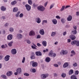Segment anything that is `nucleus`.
Here are the masks:
<instances>
[{"label": "nucleus", "instance_id": "34", "mask_svg": "<svg viewBox=\"0 0 79 79\" xmlns=\"http://www.w3.org/2000/svg\"><path fill=\"white\" fill-rule=\"evenodd\" d=\"M7 47H8V46L7 45H6V44H5V45H2L1 46V48H6Z\"/></svg>", "mask_w": 79, "mask_h": 79}, {"label": "nucleus", "instance_id": "62", "mask_svg": "<svg viewBox=\"0 0 79 79\" xmlns=\"http://www.w3.org/2000/svg\"><path fill=\"white\" fill-rule=\"evenodd\" d=\"M73 66L75 67V66H77V64L76 63H74L73 64Z\"/></svg>", "mask_w": 79, "mask_h": 79}, {"label": "nucleus", "instance_id": "57", "mask_svg": "<svg viewBox=\"0 0 79 79\" xmlns=\"http://www.w3.org/2000/svg\"><path fill=\"white\" fill-rule=\"evenodd\" d=\"M54 66L55 67H58V65L56 64H54Z\"/></svg>", "mask_w": 79, "mask_h": 79}, {"label": "nucleus", "instance_id": "58", "mask_svg": "<svg viewBox=\"0 0 79 79\" xmlns=\"http://www.w3.org/2000/svg\"><path fill=\"white\" fill-rule=\"evenodd\" d=\"M47 3H48V2H46L44 3V6L45 7H46V6H47Z\"/></svg>", "mask_w": 79, "mask_h": 79}, {"label": "nucleus", "instance_id": "56", "mask_svg": "<svg viewBox=\"0 0 79 79\" xmlns=\"http://www.w3.org/2000/svg\"><path fill=\"white\" fill-rule=\"evenodd\" d=\"M52 55H52V56H53V57H55V56H56V53H53V54H52Z\"/></svg>", "mask_w": 79, "mask_h": 79}, {"label": "nucleus", "instance_id": "7", "mask_svg": "<svg viewBox=\"0 0 79 79\" xmlns=\"http://www.w3.org/2000/svg\"><path fill=\"white\" fill-rule=\"evenodd\" d=\"M7 38L8 40H11L13 39V35L11 34L9 35L7 37Z\"/></svg>", "mask_w": 79, "mask_h": 79}, {"label": "nucleus", "instance_id": "37", "mask_svg": "<svg viewBox=\"0 0 79 79\" xmlns=\"http://www.w3.org/2000/svg\"><path fill=\"white\" fill-rule=\"evenodd\" d=\"M44 23H47V20H43L42 23V24H43V25H44Z\"/></svg>", "mask_w": 79, "mask_h": 79}, {"label": "nucleus", "instance_id": "2", "mask_svg": "<svg viewBox=\"0 0 79 79\" xmlns=\"http://www.w3.org/2000/svg\"><path fill=\"white\" fill-rule=\"evenodd\" d=\"M37 9L38 10L41 11H44L45 10V8L44 6H40L38 7Z\"/></svg>", "mask_w": 79, "mask_h": 79}, {"label": "nucleus", "instance_id": "49", "mask_svg": "<svg viewBox=\"0 0 79 79\" xmlns=\"http://www.w3.org/2000/svg\"><path fill=\"white\" fill-rule=\"evenodd\" d=\"M48 49H46V50H43V52L44 53H45L46 52H48Z\"/></svg>", "mask_w": 79, "mask_h": 79}, {"label": "nucleus", "instance_id": "61", "mask_svg": "<svg viewBox=\"0 0 79 79\" xmlns=\"http://www.w3.org/2000/svg\"><path fill=\"white\" fill-rule=\"evenodd\" d=\"M37 45L38 47H41V44L40 43H37Z\"/></svg>", "mask_w": 79, "mask_h": 79}, {"label": "nucleus", "instance_id": "40", "mask_svg": "<svg viewBox=\"0 0 79 79\" xmlns=\"http://www.w3.org/2000/svg\"><path fill=\"white\" fill-rule=\"evenodd\" d=\"M76 45L78 47L79 46V41L78 40H76Z\"/></svg>", "mask_w": 79, "mask_h": 79}, {"label": "nucleus", "instance_id": "53", "mask_svg": "<svg viewBox=\"0 0 79 79\" xmlns=\"http://www.w3.org/2000/svg\"><path fill=\"white\" fill-rule=\"evenodd\" d=\"M31 48L33 49H37V48L34 46H31Z\"/></svg>", "mask_w": 79, "mask_h": 79}, {"label": "nucleus", "instance_id": "23", "mask_svg": "<svg viewBox=\"0 0 79 79\" xmlns=\"http://www.w3.org/2000/svg\"><path fill=\"white\" fill-rule=\"evenodd\" d=\"M45 61L48 63L50 62V58L49 57H46L45 59Z\"/></svg>", "mask_w": 79, "mask_h": 79}, {"label": "nucleus", "instance_id": "46", "mask_svg": "<svg viewBox=\"0 0 79 79\" xmlns=\"http://www.w3.org/2000/svg\"><path fill=\"white\" fill-rule=\"evenodd\" d=\"M27 42L28 44H30L31 43V42L29 40H27Z\"/></svg>", "mask_w": 79, "mask_h": 79}, {"label": "nucleus", "instance_id": "64", "mask_svg": "<svg viewBox=\"0 0 79 79\" xmlns=\"http://www.w3.org/2000/svg\"><path fill=\"white\" fill-rule=\"evenodd\" d=\"M76 15L77 16H79V12L78 11L76 12Z\"/></svg>", "mask_w": 79, "mask_h": 79}, {"label": "nucleus", "instance_id": "16", "mask_svg": "<svg viewBox=\"0 0 79 79\" xmlns=\"http://www.w3.org/2000/svg\"><path fill=\"white\" fill-rule=\"evenodd\" d=\"M17 35L18 39H21L23 38V35L21 34H17Z\"/></svg>", "mask_w": 79, "mask_h": 79}, {"label": "nucleus", "instance_id": "21", "mask_svg": "<svg viewBox=\"0 0 79 79\" xmlns=\"http://www.w3.org/2000/svg\"><path fill=\"white\" fill-rule=\"evenodd\" d=\"M52 21L54 24H57V20L56 19H53Z\"/></svg>", "mask_w": 79, "mask_h": 79}, {"label": "nucleus", "instance_id": "24", "mask_svg": "<svg viewBox=\"0 0 79 79\" xmlns=\"http://www.w3.org/2000/svg\"><path fill=\"white\" fill-rule=\"evenodd\" d=\"M71 20H72V16L71 15H69L67 18V21H71Z\"/></svg>", "mask_w": 79, "mask_h": 79}, {"label": "nucleus", "instance_id": "18", "mask_svg": "<svg viewBox=\"0 0 79 79\" xmlns=\"http://www.w3.org/2000/svg\"><path fill=\"white\" fill-rule=\"evenodd\" d=\"M68 66H69V64L68 63V62H65L64 64L63 65V67L64 68H67V67H68Z\"/></svg>", "mask_w": 79, "mask_h": 79}, {"label": "nucleus", "instance_id": "38", "mask_svg": "<svg viewBox=\"0 0 79 79\" xmlns=\"http://www.w3.org/2000/svg\"><path fill=\"white\" fill-rule=\"evenodd\" d=\"M61 76L62 77H66V74L63 73Z\"/></svg>", "mask_w": 79, "mask_h": 79}, {"label": "nucleus", "instance_id": "26", "mask_svg": "<svg viewBox=\"0 0 79 79\" xmlns=\"http://www.w3.org/2000/svg\"><path fill=\"white\" fill-rule=\"evenodd\" d=\"M16 3H17V1L16 0H15L11 2V5H15L16 4Z\"/></svg>", "mask_w": 79, "mask_h": 79}, {"label": "nucleus", "instance_id": "17", "mask_svg": "<svg viewBox=\"0 0 79 79\" xmlns=\"http://www.w3.org/2000/svg\"><path fill=\"white\" fill-rule=\"evenodd\" d=\"M71 53L72 54L70 55V56H73L74 55H76V52L74 50H72L71 52Z\"/></svg>", "mask_w": 79, "mask_h": 79}, {"label": "nucleus", "instance_id": "19", "mask_svg": "<svg viewBox=\"0 0 79 79\" xmlns=\"http://www.w3.org/2000/svg\"><path fill=\"white\" fill-rule=\"evenodd\" d=\"M16 72H17L19 74H20L21 73V68H18L16 70Z\"/></svg>", "mask_w": 79, "mask_h": 79}, {"label": "nucleus", "instance_id": "11", "mask_svg": "<svg viewBox=\"0 0 79 79\" xmlns=\"http://www.w3.org/2000/svg\"><path fill=\"white\" fill-rule=\"evenodd\" d=\"M32 55L30 57V58L31 60H34L35 58V53L34 52H32Z\"/></svg>", "mask_w": 79, "mask_h": 79}, {"label": "nucleus", "instance_id": "45", "mask_svg": "<svg viewBox=\"0 0 79 79\" xmlns=\"http://www.w3.org/2000/svg\"><path fill=\"white\" fill-rule=\"evenodd\" d=\"M23 74L24 76H29V74L27 73H24Z\"/></svg>", "mask_w": 79, "mask_h": 79}, {"label": "nucleus", "instance_id": "47", "mask_svg": "<svg viewBox=\"0 0 79 79\" xmlns=\"http://www.w3.org/2000/svg\"><path fill=\"white\" fill-rule=\"evenodd\" d=\"M23 13H21L19 15V17L20 18H23Z\"/></svg>", "mask_w": 79, "mask_h": 79}, {"label": "nucleus", "instance_id": "48", "mask_svg": "<svg viewBox=\"0 0 79 79\" xmlns=\"http://www.w3.org/2000/svg\"><path fill=\"white\" fill-rule=\"evenodd\" d=\"M24 62H25V57H23L22 61V63H24Z\"/></svg>", "mask_w": 79, "mask_h": 79}, {"label": "nucleus", "instance_id": "4", "mask_svg": "<svg viewBox=\"0 0 79 79\" xmlns=\"http://www.w3.org/2000/svg\"><path fill=\"white\" fill-rule=\"evenodd\" d=\"M25 7L27 9V11H29L31 9V6H30L29 4H26L25 5Z\"/></svg>", "mask_w": 79, "mask_h": 79}, {"label": "nucleus", "instance_id": "41", "mask_svg": "<svg viewBox=\"0 0 79 79\" xmlns=\"http://www.w3.org/2000/svg\"><path fill=\"white\" fill-rule=\"evenodd\" d=\"M55 5V4H52L51 5V6H50V9H52L53 7Z\"/></svg>", "mask_w": 79, "mask_h": 79}, {"label": "nucleus", "instance_id": "44", "mask_svg": "<svg viewBox=\"0 0 79 79\" xmlns=\"http://www.w3.org/2000/svg\"><path fill=\"white\" fill-rule=\"evenodd\" d=\"M9 31L10 32H13V31H14V29H13V28L11 27L9 29Z\"/></svg>", "mask_w": 79, "mask_h": 79}, {"label": "nucleus", "instance_id": "30", "mask_svg": "<svg viewBox=\"0 0 79 79\" xmlns=\"http://www.w3.org/2000/svg\"><path fill=\"white\" fill-rule=\"evenodd\" d=\"M70 78L71 79H77V78H76V76L74 75L71 76Z\"/></svg>", "mask_w": 79, "mask_h": 79}, {"label": "nucleus", "instance_id": "9", "mask_svg": "<svg viewBox=\"0 0 79 79\" xmlns=\"http://www.w3.org/2000/svg\"><path fill=\"white\" fill-rule=\"evenodd\" d=\"M29 35L30 36H34L35 35V32L33 30H31L29 33Z\"/></svg>", "mask_w": 79, "mask_h": 79}, {"label": "nucleus", "instance_id": "39", "mask_svg": "<svg viewBox=\"0 0 79 79\" xmlns=\"http://www.w3.org/2000/svg\"><path fill=\"white\" fill-rule=\"evenodd\" d=\"M20 14V12L19 11L17 13L16 15V17H17V18H18V17H19V15Z\"/></svg>", "mask_w": 79, "mask_h": 79}, {"label": "nucleus", "instance_id": "35", "mask_svg": "<svg viewBox=\"0 0 79 79\" xmlns=\"http://www.w3.org/2000/svg\"><path fill=\"white\" fill-rule=\"evenodd\" d=\"M61 22H62V23H63V24H64V23H65V22H66V20H65V19L64 18H62L61 19Z\"/></svg>", "mask_w": 79, "mask_h": 79}, {"label": "nucleus", "instance_id": "10", "mask_svg": "<svg viewBox=\"0 0 79 79\" xmlns=\"http://www.w3.org/2000/svg\"><path fill=\"white\" fill-rule=\"evenodd\" d=\"M11 53L13 55H15V54H16L17 53V51H16V49H13L11 50Z\"/></svg>", "mask_w": 79, "mask_h": 79}, {"label": "nucleus", "instance_id": "32", "mask_svg": "<svg viewBox=\"0 0 79 79\" xmlns=\"http://www.w3.org/2000/svg\"><path fill=\"white\" fill-rule=\"evenodd\" d=\"M56 34V32L52 31L51 34V36L52 37H54V36H55Z\"/></svg>", "mask_w": 79, "mask_h": 79}, {"label": "nucleus", "instance_id": "54", "mask_svg": "<svg viewBox=\"0 0 79 79\" xmlns=\"http://www.w3.org/2000/svg\"><path fill=\"white\" fill-rule=\"evenodd\" d=\"M53 74L54 77H57V76H58V74H57V73H54Z\"/></svg>", "mask_w": 79, "mask_h": 79}, {"label": "nucleus", "instance_id": "55", "mask_svg": "<svg viewBox=\"0 0 79 79\" xmlns=\"http://www.w3.org/2000/svg\"><path fill=\"white\" fill-rule=\"evenodd\" d=\"M78 74H79V71H78V70H77L75 72V74L76 75H77Z\"/></svg>", "mask_w": 79, "mask_h": 79}, {"label": "nucleus", "instance_id": "36", "mask_svg": "<svg viewBox=\"0 0 79 79\" xmlns=\"http://www.w3.org/2000/svg\"><path fill=\"white\" fill-rule=\"evenodd\" d=\"M53 50H52L49 53V56H52V55L53 54Z\"/></svg>", "mask_w": 79, "mask_h": 79}, {"label": "nucleus", "instance_id": "42", "mask_svg": "<svg viewBox=\"0 0 79 79\" xmlns=\"http://www.w3.org/2000/svg\"><path fill=\"white\" fill-rule=\"evenodd\" d=\"M64 8H65V6H63L60 9V11H62L64 10Z\"/></svg>", "mask_w": 79, "mask_h": 79}, {"label": "nucleus", "instance_id": "51", "mask_svg": "<svg viewBox=\"0 0 79 79\" xmlns=\"http://www.w3.org/2000/svg\"><path fill=\"white\" fill-rule=\"evenodd\" d=\"M8 25H9V24L8 23H6L5 25L4 26L5 27H7V26H8Z\"/></svg>", "mask_w": 79, "mask_h": 79}, {"label": "nucleus", "instance_id": "63", "mask_svg": "<svg viewBox=\"0 0 79 79\" xmlns=\"http://www.w3.org/2000/svg\"><path fill=\"white\" fill-rule=\"evenodd\" d=\"M67 42L69 43L71 42V40H70V39H68L67 40Z\"/></svg>", "mask_w": 79, "mask_h": 79}, {"label": "nucleus", "instance_id": "43", "mask_svg": "<svg viewBox=\"0 0 79 79\" xmlns=\"http://www.w3.org/2000/svg\"><path fill=\"white\" fill-rule=\"evenodd\" d=\"M13 42H11L10 43H9L8 45L9 46H10V47H11V45H12V44H13Z\"/></svg>", "mask_w": 79, "mask_h": 79}, {"label": "nucleus", "instance_id": "59", "mask_svg": "<svg viewBox=\"0 0 79 79\" xmlns=\"http://www.w3.org/2000/svg\"><path fill=\"white\" fill-rule=\"evenodd\" d=\"M73 28L75 30H76L77 29V26H74L73 27Z\"/></svg>", "mask_w": 79, "mask_h": 79}, {"label": "nucleus", "instance_id": "29", "mask_svg": "<svg viewBox=\"0 0 79 79\" xmlns=\"http://www.w3.org/2000/svg\"><path fill=\"white\" fill-rule=\"evenodd\" d=\"M1 77L2 78H3V79H7V77H6V75H2L1 76Z\"/></svg>", "mask_w": 79, "mask_h": 79}, {"label": "nucleus", "instance_id": "52", "mask_svg": "<svg viewBox=\"0 0 79 79\" xmlns=\"http://www.w3.org/2000/svg\"><path fill=\"white\" fill-rule=\"evenodd\" d=\"M32 71L33 73H35V72H36V70H35V69H32Z\"/></svg>", "mask_w": 79, "mask_h": 79}, {"label": "nucleus", "instance_id": "12", "mask_svg": "<svg viewBox=\"0 0 79 79\" xmlns=\"http://www.w3.org/2000/svg\"><path fill=\"white\" fill-rule=\"evenodd\" d=\"M36 21L37 23L39 24L40 23H41V20L40 18L37 17L36 19Z\"/></svg>", "mask_w": 79, "mask_h": 79}, {"label": "nucleus", "instance_id": "13", "mask_svg": "<svg viewBox=\"0 0 79 79\" xmlns=\"http://www.w3.org/2000/svg\"><path fill=\"white\" fill-rule=\"evenodd\" d=\"M35 54L36 56H42V52L40 51L36 52Z\"/></svg>", "mask_w": 79, "mask_h": 79}, {"label": "nucleus", "instance_id": "22", "mask_svg": "<svg viewBox=\"0 0 79 79\" xmlns=\"http://www.w3.org/2000/svg\"><path fill=\"white\" fill-rule=\"evenodd\" d=\"M18 11V8L17 7H15L13 10V12L16 13V12H17Z\"/></svg>", "mask_w": 79, "mask_h": 79}, {"label": "nucleus", "instance_id": "14", "mask_svg": "<svg viewBox=\"0 0 79 79\" xmlns=\"http://www.w3.org/2000/svg\"><path fill=\"white\" fill-rule=\"evenodd\" d=\"M39 33L41 35H44L45 34V32L44 30L43 29H41L39 31Z\"/></svg>", "mask_w": 79, "mask_h": 79}, {"label": "nucleus", "instance_id": "5", "mask_svg": "<svg viewBox=\"0 0 79 79\" xmlns=\"http://www.w3.org/2000/svg\"><path fill=\"white\" fill-rule=\"evenodd\" d=\"M68 53V52L66 51H64V50H62L60 52V55H66V54H67Z\"/></svg>", "mask_w": 79, "mask_h": 79}, {"label": "nucleus", "instance_id": "31", "mask_svg": "<svg viewBox=\"0 0 79 79\" xmlns=\"http://www.w3.org/2000/svg\"><path fill=\"white\" fill-rule=\"evenodd\" d=\"M28 4L30 5H32V0H28Z\"/></svg>", "mask_w": 79, "mask_h": 79}, {"label": "nucleus", "instance_id": "28", "mask_svg": "<svg viewBox=\"0 0 79 79\" xmlns=\"http://www.w3.org/2000/svg\"><path fill=\"white\" fill-rule=\"evenodd\" d=\"M1 10H2V11H5V10H6V8L4 6H2L1 7Z\"/></svg>", "mask_w": 79, "mask_h": 79}, {"label": "nucleus", "instance_id": "20", "mask_svg": "<svg viewBox=\"0 0 79 79\" xmlns=\"http://www.w3.org/2000/svg\"><path fill=\"white\" fill-rule=\"evenodd\" d=\"M47 43L45 41H43L42 42V44L44 47H46Z\"/></svg>", "mask_w": 79, "mask_h": 79}, {"label": "nucleus", "instance_id": "27", "mask_svg": "<svg viewBox=\"0 0 79 79\" xmlns=\"http://www.w3.org/2000/svg\"><path fill=\"white\" fill-rule=\"evenodd\" d=\"M76 40H74V41L71 42V44L72 45H74L75 44H76Z\"/></svg>", "mask_w": 79, "mask_h": 79}, {"label": "nucleus", "instance_id": "1", "mask_svg": "<svg viewBox=\"0 0 79 79\" xmlns=\"http://www.w3.org/2000/svg\"><path fill=\"white\" fill-rule=\"evenodd\" d=\"M49 75L48 74V73H46V74H43L40 75V77H41V79H44L46 78H47V77H48Z\"/></svg>", "mask_w": 79, "mask_h": 79}, {"label": "nucleus", "instance_id": "6", "mask_svg": "<svg viewBox=\"0 0 79 79\" xmlns=\"http://www.w3.org/2000/svg\"><path fill=\"white\" fill-rule=\"evenodd\" d=\"M6 74L7 76H11L13 74V72L11 71H8L7 72Z\"/></svg>", "mask_w": 79, "mask_h": 79}, {"label": "nucleus", "instance_id": "25", "mask_svg": "<svg viewBox=\"0 0 79 79\" xmlns=\"http://www.w3.org/2000/svg\"><path fill=\"white\" fill-rule=\"evenodd\" d=\"M72 33L74 35L76 34H77V31L76 30L73 29L72 31Z\"/></svg>", "mask_w": 79, "mask_h": 79}, {"label": "nucleus", "instance_id": "8", "mask_svg": "<svg viewBox=\"0 0 79 79\" xmlns=\"http://www.w3.org/2000/svg\"><path fill=\"white\" fill-rule=\"evenodd\" d=\"M10 56L9 55L6 56L4 58L5 61H8L10 60Z\"/></svg>", "mask_w": 79, "mask_h": 79}, {"label": "nucleus", "instance_id": "3", "mask_svg": "<svg viewBox=\"0 0 79 79\" xmlns=\"http://www.w3.org/2000/svg\"><path fill=\"white\" fill-rule=\"evenodd\" d=\"M31 63H32V66L33 67H37V65H38L37 63L34 62V61H31Z\"/></svg>", "mask_w": 79, "mask_h": 79}, {"label": "nucleus", "instance_id": "60", "mask_svg": "<svg viewBox=\"0 0 79 79\" xmlns=\"http://www.w3.org/2000/svg\"><path fill=\"white\" fill-rule=\"evenodd\" d=\"M56 18H57V19H60L61 18L58 15L56 16Z\"/></svg>", "mask_w": 79, "mask_h": 79}, {"label": "nucleus", "instance_id": "50", "mask_svg": "<svg viewBox=\"0 0 79 79\" xmlns=\"http://www.w3.org/2000/svg\"><path fill=\"white\" fill-rule=\"evenodd\" d=\"M40 37H41V36H40V35H38L37 36L36 38L37 39H40Z\"/></svg>", "mask_w": 79, "mask_h": 79}, {"label": "nucleus", "instance_id": "15", "mask_svg": "<svg viewBox=\"0 0 79 79\" xmlns=\"http://www.w3.org/2000/svg\"><path fill=\"white\" fill-rule=\"evenodd\" d=\"M70 38L72 40H75L76 39V36H74V35H71L69 36Z\"/></svg>", "mask_w": 79, "mask_h": 79}, {"label": "nucleus", "instance_id": "33", "mask_svg": "<svg viewBox=\"0 0 79 79\" xmlns=\"http://www.w3.org/2000/svg\"><path fill=\"white\" fill-rule=\"evenodd\" d=\"M73 73H74L73 70H70L69 72V75H71V74H73Z\"/></svg>", "mask_w": 79, "mask_h": 79}]
</instances>
